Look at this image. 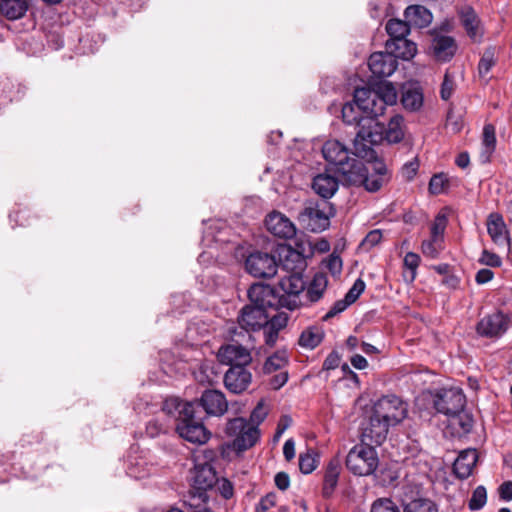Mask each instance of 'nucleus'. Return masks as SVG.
<instances>
[{"mask_svg":"<svg viewBox=\"0 0 512 512\" xmlns=\"http://www.w3.org/2000/svg\"><path fill=\"white\" fill-rule=\"evenodd\" d=\"M278 267L275 257L265 252H253L245 261L246 271L255 278H271L276 275Z\"/></svg>","mask_w":512,"mask_h":512,"instance_id":"10","label":"nucleus"},{"mask_svg":"<svg viewBox=\"0 0 512 512\" xmlns=\"http://www.w3.org/2000/svg\"><path fill=\"white\" fill-rule=\"evenodd\" d=\"M339 188V179L328 172L320 173L313 178L312 189L323 199H330Z\"/></svg>","mask_w":512,"mask_h":512,"instance_id":"22","label":"nucleus"},{"mask_svg":"<svg viewBox=\"0 0 512 512\" xmlns=\"http://www.w3.org/2000/svg\"><path fill=\"white\" fill-rule=\"evenodd\" d=\"M382 239V233L380 230H372L370 231L366 237L362 240L360 246L364 250H369L373 248L375 245H377Z\"/></svg>","mask_w":512,"mask_h":512,"instance_id":"54","label":"nucleus"},{"mask_svg":"<svg viewBox=\"0 0 512 512\" xmlns=\"http://www.w3.org/2000/svg\"><path fill=\"white\" fill-rule=\"evenodd\" d=\"M496 148V136L495 128L491 124H486L483 128L481 149H480V161L481 163H488L491 160V156Z\"/></svg>","mask_w":512,"mask_h":512,"instance_id":"31","label":"nucleus"},{"mask_svg":"<svg viewBox=\"0 0 512 512\" xmlns=\"http://www.w3.org/2000/svg\"><path fill=\"white\" fill-rule=\"evenodd\" d=\"M351 305L350 303H348V301L346 300V298L342 299V300H338L336 301L333 306L331 307V309L325 314V316L323 317V320H329L333 317H335L336 315H338L339 313L343 312L344 310L347 309V307Z\"/></svg>","mask_w":512,"mask_h":512,"instance_id":"60","label":"nucleus"},{"mask_svg":"<svg viewBox=\"0 0 512 512\" xmlns=\"http://www.w3.org/2000/svg\"><path fill=\"white\" fill-rule=\"evenodd\" d=\"M487 502V491L482 485L476 487L469 500L468 507L472 511L482 509Z\"/></svg>","mask_w":512,"mask_h":512,"instance_id":"47","label":"nucleus"},{"mask_svg":"<svg viewBox=\"0 0 512 512\" xmlns=\"http://www.w3.org/2000/svg\"><path fill=\"white\" fill-rule=\"evenodd\" d=\"M279 287L288 297H292V299L283 297L285 299V304H288L293 300L297 301V296L305 289V281L303 279V275L297 273H287V275L280 279ZM296 303L298 304V302Z\"/></svg>","mask_w":512,"mask_h":512,"instance_id":"24","label":"nucleus"},{"mask_svg":"<svg viewBox=\"0 0 512 512\" xmlns=\"http://www.w3.org/2000/svg\"><path fill=\"white\" fill-rule=\"evenodd\" d=\"M447 217L445 214L439 213L431 226V238L434 239V241H441L442 236L444 234V231L447 226Z\"/></svg>","mask_w":512,"mask_h":512,"instance_id":"48","label":"nucleus"},{"mask_svg":"<svg viewBox=\"0 0 512 512\" xmlns=\"http://www.w3.org/2000/svg\"><path fill=\"white\" fill-rule=\"evenodd\" d=\"M267 416V411L262 403H259L250 415L251 425L258 426Z\"/></svg>","mask_w":512,"mask_h":512,"instance_id":"61","label":"nucleus"},{"mask_svg":"<svg viewBox=\"0 0 512 512\" xmlns=\"http://www.w3.org/2000/svg\"><path fill=\"white\" fill-rule=\"evenodd\" d=\"M345 464L352 474L356 476H369L378 468V453L374 446L361 442L350 449L346 456Z\"/></svg>","mask_w":512,"mask_h":512,"instance_id":"3","label":"nucleus"},{"mask_svg":"<svg viewBox=\"0 0 512 512\" xmlns=\"http://www.w3.org/2000/svg\"><path fill=\"white\" fill-rule=\"evenodd\" d=\"M323 336L324 333L320 327L311 326L303 330L298 343L303 348L314 349L321 343Z\"/></svg>","mask_w":512,"mask_h":512,"instance_id":"38","label":"nucleus"},{"mask_svg":"<svg viewBox=\"0 0 512 512\" xmlns=\"http://www.w3.org/2000/svg\"><path fill=\"white\" fill-rule=\"evenodd\" d=\"M217 358L220 363L230 367L248 365L252 361L249 349L237 343L222 346L217 353Z\"/></svg>","mask_w":512,"mask_h":512,"instance_id":"15","label":"nucleus"},{"mask_svg":"<svg viewBox=\"0 0 512 512\" xmlns=\"http://www.w3.org/2000/svg\"><path fill=\"white\" fill-rule=\"evenodd\" d=\"M208 495L207 492L197 491L194 488L188 492L184 498V505L191 512H201L208 508Z\"/></svg>","mask_w":512,"mask_h":512,"instance_id":"36","label":"nucleus"},{"mask_svg":"<svg viewBox=\"0 0 512 512\" xmlns=\"http://www.w3.org/2000/svg\"><path fill=\"white\" fill-rule=\"evenodd\" d=\"M322 154L329 165L334 166L342 181L347 185L364 186L369 192L378 191L389 181L387 167L383 162L366 166L354 153L338 140H328L322 147Z\"/></svg>","mask_w":512,"mask_h":512,"instance_id":"1","label":"nucleus"},{"mask_svg":"<svg viewBox=\"0 0 512 512\" xmlns=\"http://www.w3.org/2000/svg\"><path fill=\"white\" fill-rule=\"evenodd\" d=\"M185 405H196L193 402H183L178 398H168L164 401L162 411L167 415H174L176 421L181 418V413Z\"/></svg>","mask_w":512,"mask_h":512,"instance_id":"43","label":"nucleus"},{"mask_svg":"<svg viewBox=\"0 0 512 512\" xmlns=\"http://www.w3.org/2000/svg\"><path fill=\"white\" fill-rule=\"evenodd\" d=\"M0 1V12L9 20H17L22 18L29 8V0Z\"/></svg>","mask_w":512,"mask_h":512,"instance_id":"32","label":"nucleus"},{"mask_svg":"<svg viewBox=\"0 0 512 512\" xmlns=\"http://www.w3.org/2000/svg\"><path fill=\"white\" fill-rule=\"evenodd\" d=\"M509 318L500 311H495L480 319L476 331L481 337L498 338L508 329Z\"/></svg>","mask_w":512,"mask_h":512,"instance_id":"11","label":"nucleus"},{"mask_svg":"<svg viewBox=\"0 0 512 512\" xmlns=\"http://www.w3.org/2000/svg\"><path fill=\"white\" fill-rule=\"evenodd\" d=\"M214 488L225 499H229L233 496V486H232L231 482L225 478H222V479L217 478V482H216Z\"/></svg>","mask_w":512,"mask_h":512,"instance_id":"56","label":"nucleus"},{"mask_svg":"<svg viewBox=\"0 0 512 512\" xmlns=\"http://www.w3.org/2000/svg\"><path fill=\"white\" fill-rule=\"evenodd\" d=\"M284 324L285 323H280V318L273 317L270 322L263 326L264 341L267 346L273 347L275 345L279 333V328H276V325H279V327H281Z\"/></svg>","mask_w":512,"mask_h":512,"instance_id":"45","label":"nucleus"},{"mask_svg":"<svg viewBox=\"0 0 512 512\" xmlns=\"http://www.w3.org/2000/svg\"><path fill=\"white\" fill-rule=\"evenodd\" d=\"M288 381V372L286 370L279 371L269 381L270 387L274 390H278L283 387Z\"/></svg>","mask_w":512,"mask_h":512,"instance_id":"62","label":"nucleus"},{"mask_svg":"<svg viewBox=\"0 0 512 512\" xmlns=\"http://www.w3.org/2000/svg\"><path fill=\"white\" fill-rule=\"evenodd\" d=\"M328 285L327 276L323 273H316L307 288V297L310 302H317L326 291Z\"/></svg>","mask_w":512,"mask_h":512,"instance_id":"37","label":"nucleus"},{"mask_svg":"<svg viewBox=\"0 0 512 512\" xmlns=\"http://www.w3.org/2000/svg\"><path fill=\"white\" fill-rule=\"evenodd\" d=\"M248 297L251 302L250 305L262 308L267 311L268 308H275L278 304L287 307L289 310L297 308L295 300L285 304L284 298H278L274 289L266 284L256 283L253 284L248 290Z\"/></svg>","mask_w":512,"mask_h":512,"instance_id":"8","label":"nucleus"},{"mask_svg":"<svg viewBox=\"0 0 512 512\" xmlns=\"http://www.w3.org/2000/svg\"><path fill=\"white\" fill-rule=\"evenodd\" d=\"M288 364V355L285 350L276 351L269 356L263 364V374L269 375L277 371H283Z\"/></svg>","mask_w":512,"mask_h":512,"instance_id":"34","label":"nucleus"},{"mask_svg":"<svg viewBox=\"0 0 512 512\" xmlns=\"http://www.w3.org/2000/svg\"><path fill=\"white\" fill-rule=\"evenodd\" d=\"M390 426L384 419L377 416L375 412H372L368 422L362 429V442L372 446L381 445L387 437Z\"/></svg>","mask_w":512,"mask_h":512,"instance_id":"13","label":"nucleus"},{"mask_svg":"<svg viewBox=\"0 0 512 512\" xmlns=\"http://www.w3.org/2000/svg\"><path fill=\"white\" fill-rule=\"evenodd\" d=\"M216 482L217 475L211 465L205 464L196 467L192 488L197 491L207 492L209 489L214 488Z\"/></svg>","mask_w":512,"mask_h":512,"instance_id":"26","label":"nucleus"},{"mask_svg":"<svg viewBox=\"0 0 512 512\" xmlns=\"http://www.w3.org/2000/svg\"><path fill=\"white\" fill-rule=\"evenodd\" d=\"M316 459L311 452L300 454L299 469L304 474H310L316 469Z\"/></svg>","mask_w":512,"mask_h":512,"instance_id":"49","label":"nucleus"},{"mask_svg":"<svg viewBox=\"0 0 512 512\" xmlns=\"http://www.w3.org/2000/svg\"><path fill=\"white\" fill-rule=\"evenodd\" d=\"M269 315L266 310L253 305H246L238 317L240 326L246 330H257L268 323Z\"/></svg>","mask_w":512,"mask_h":512,"instance_id":"20","label":"nucleus"},{"mask_svg":"<svg viewBox=\"0 0 512 512\" xmlns=\"http://www.w3.org/2000/svg\"><path fill=\"white\" fill-rule=\"evenodd\" d=\"M384 140V125L373 117H365L358 127L354 139L355 155L367 160V165L379 162L374 145L380 144Z\"/></svg>","mask_w":512,"mask_h":512,"instance_id":"2","label":"nucleus"},{"mask_svg":"<svg viewBox=\"0 0 512 512\" xmlns=\"http://www.w3.org/2000/svg\"><path fill=\"white\" fill-rule=\"evenodd\" d=\"M370 512H400V510L392 500L384 498L375 501Z\"/></svg>","mask_w":512,"mask_h":512,"instance_id":"51","label":"nucleus"},{"mask_svg":"<svg viewBox=\"0 0 512 512\" xmlns=\"http://www.w3.org/2000/svg\"><path fill=\"white\" fill-rule=\"evenodd\" d=\"M386 49L395 59L410 60L417 53L416 44L407 38H400L397 41H386Z\"/></svg>","mask_w":512,"mask_h":512,"instance_id":"27","label":"nucleus"},{"mask_svg":"<svg viewBox=\"0 0 512 512\" xmlns=\"http://www.w3.org/2000/svg\"><path fill=\"white\" fill-rule=\"evenodd\" d=\"M335 210L328 202H320L304 208L300 219L305 227L312 232L324 231L330 225V218L334 216Z\"/></svg>","mask_w":512,"mask_h":512,"instance_id":"6","label":"nucleus"},{"mask_svg":"<svg viewBox=\"0 0 512 512\" xmlns=\"http://www.w3.org/2000/svg\"><path fill=\"white\" fill-rule=\"evenodd\" d=\"M340 472H341V461L338 457H334L329 461L326 471H325L324 483H323V489H322V493H323L324 497L329 498L333 494V492L338 484Z\"/></svg>","mask_w":512,"mask_h":512,"instance_id":"29","label":"nucleus"},{"mask_svg":"<svg viewBox=\"0 0 512 512\" xmlns=\"http://www.w3.org/2000/svg\"><path fill=\"white\" fill-rule=\"evenodd\" d=\"M404 266L409 270V281H413L416 277V270L420 263V257L418 254L408 252L404 257Z\"/></svg>","mask_w":512,"mask_h":512,"instance_id":"50","label":"nucleus"},{"mask_svg":"<svg viewBox=\"0 0 512 512\" xmlns=\"http://www.w3.org/2000/svg\"><path fill=\"white\" fill-rule=\"evenodd\" d=\"M433 403L439 413L451 416L464 409L466 397L458 387L442 388L436 391Z\"/></svg>","mask_w":512,"mask_h":512,"instance_id":"9","label":"nucleus"},{"mask_svg":"<svg viewBox=\"0 0 512 512\" xmlns=\"http://www.w3.org/2000/svg\"><path fill=\"white\" fill-rule=\"evenodd\" d=\"M447 180L443 174L434 175L429 182V191L431 194L437 195L444 191Z\"/></svg>","mask_w":512,"mask_h":512,"instance_id":"53","label":"nucleus"},{"mask_svg":"<svg viewBox=\"0 0 512 512\" xmlns=\"http://www.w3.org/2000/svg\"><path fill=\"white\" fill-rule=\"evenodd\" d=\"M403 512H438L435 505L427 499H415L405 504Z\"/></svg>","mask_w":512,"mask_h":512,"instance_id":"46","label":"nucleus"},{"mask_svg":"<svg viewBox=\"0 0 512 512\" xmlns=\"http://www.w3.org/2000/svg\"><path fill=\"white\" fill-rule=\"evenodd\" d=\"M404 17L409 25L423 28L432 22V13L422 5H410L404 11Z\"/></svg>","mask_w":512,"mask_h":512,"instance_id":"30","label":"nucleus"},{"mask_svg":"<svg viewBox=\"0 0 512 512\" xmlns=\"http://www.w3.org/2000/svg\"><path fill=\"white\" fill-rule=\"evenodd\" d=\"M280 267L287 273L302 274L306 269V260L302 252L291 246H284L279 252Z\"/></svg>","mask_w":512,"mask_h":512,"instance_id":"19","label":"nucleus"},{"mask_svg":"<svg viewBox=\"0 0 512 512\" xmlns=\"http://www.w3.org/2000/svg\"><path fill=\"white\" fill-rule=\"evenodd\" d=\"M361 108H358L357 103H346L342 107V118L346 124L356 125L359 127L362 120L365 118Z\"/></svg>","mask_w":512,"mask_h":512,"instance_id":"42","label":"nucleus"},{"mask_svg":"<svg viewBox=\"0 0 512 512\" xmlns=\"http://www.w3.org/2000/svg\"><path fill=\"white\" fill-rule=\"evenodd\" d=\"M226 434L234 437L233 447L238 451H244L252 447L259 438V430L248 423L244 418L231 419L226 426Z\"/></svg>","mask_w":512,"mask_h":512,"instance_id":"5","label":"nucleus"},{"mask_svg":"<svg viewBox=\"0 0 512 512\" xmlns=\"http://www.w3.org/2000/svg\"><path fill=\"white\" fill-rule=\"evenodd\" d=\"M379 95L369 88H357L354 92V101L361 108L365 117L377 118L383 115L382 106L378 104Z\"/></svg>","mask_w":512,"mask_h":512,"instance_id":"17","label":"nucleus"},{"mask_svg":"<svg viewBox=\"0 0 512 512\" xmlns=\"http://www.w3.org/2000/svg\"><path fill=\"white\" fill-rule=\"evenodd\" d=\"M487 231L492 241L499 246L509 245L508 231L501 215L492 213L487 219Z\"/></svg>","mask_w":512,"mask_h":512,"instance_id":"25","label":"nucleus"},{"mask_svg":"<svg viewBox=\"0 0 512 512\" xmlns=\"http://www.w3.org/2000/svg\"><path fill=\"white\" fill-rule=\"evenodd\" d=\"M480 262L487 266L498 267L501 265V258L497 254L484 250Z\"/></svg>","mask_w":512,"mask_h":512,"instance_id":"63","label":"nucleus"},{"mask_svg":"<svg viewBox=\"0 0 512 512\" xmlns=\"http://www.w3.org/2000/svg\"><path fill=\"white\" fill-rule=\"evenodd\" d=\"M401 102L405 109L410 111H417L423 105V94L419 88H406L403 91Z\"/></svg>","mask_w":512,"mask_h":512,"instance_id":"40","label":"nucleus"},{"mask_svg":"<svg viewBox=\"0 0 512 512\" xmlns=\"http://www.w3.org/2000/svg\"><path fill=\"white\" fill-rule=\"evenodd\" d=\"M454 87H455L454 80L448 73H446L444 76L443 83L441 85V90H440L441 98L443 100H448L453 94Z\"/></svg>","mask_w":512,"mask_h":512,"instance_id":"58","label":"nucleus"},{"mask_svg":"<svg viewBox=\"0 0 512 512\" xmlns=\"http://www.w3.org/2000/svg\"><path fill=\"white\" fill-rule=\"evenodd\" d=\"M404 119L401 115H394L387 128L384 127V140L388 143H399L404 138Z\"/></svg>","mask_w":512,"mask_h":512,"instance_id":"33","label":"nucleus"},{"mask_svg":"<svg viewBox=\"0 0 512 512\" xmlns=\"http://www.w3.org/2000/svg\"><path fill=\"white\" fill-rule=\"evenodd\" d=\"M431 48L437 60L446 62L454 56L456 43L450 36H438L433 39Z\"/></svg>","mask_w":512,"mask_h":512,"instance_id":"28","label":"nucleus"},{"mask_svg":"<svg viewBox=\"0 0 512 512\" xmlns=\"http://www.w3.org/2000/svg\"><path fill=\"white\" fill-rule=\"evenodd\" d=\"M449 425L456 431L459 436L469 433L473 427V418L468 413L457 412L449 416Z\"/></svg>","mask_w":512,"mask_h":512,"instance_id":"39","label":"nucleus"},{"mask_svg":"<svg viewBox=\"0 0 512 512\" xmlns=\"http://www.w3.org/2000/svg\"><path fill=\"white\" fill-rule=\"evenodd\" d=\"M498 494L503 501H512V481H505L498 487Z\"/></svg>","mask_w":512,"mask_h":512,"instance_id":"64","label":"nucleus"},{"mask_svg":"<svg viewBox=\"0 0 512 512\" xmlns=\"http://www.w3.org/2000/svg\"><path fill=\"white\" fill-rule=\"evenodd\" d=\"M375 91L379 95L378 104L382 106L383 113L387 106H393L397 103V91L391 82L381 83Z\"/></svg>","mask_w":512,"mask_h":512,"instance_id":"35","label":"nucleus"},{"mask_svg":"<svg viewBox=\"0 0 512 512\" xmlns=\"http://www.w3.org/2000/svg\"><path fill=\"white\" fill-rule=\"evenodd\" d=\"M458 17L469 39L474 43H481L485 29L477 12L470 6H464L458 10Z\"/></svg>","mask_w":512,"mask_h":512,"instance_id":"12","label":"nucleus"},{"mask_svg":"<svg viewBox=\"0 0 512 512\" xmlns=\"http://www.w3.org/2000/svg\"><path fill=\"white\" fill-rule=\"evenodd\" d=\"M418 168L419 163L417 159L405 163L401 170L402 177L407 181L413 180L417 174Z\"/></svg>","mask_w":512,"mask_h":512,"instance_id":"57","label":"nucleus"},{"mask_svg":"<svg viewBox=\"0 0 512 512\" xmlns=\"http://www.w3.org/2000/svg\"><path fill=\"white\" fill-rule=\"evenodd\" d=\"M196 405H185L181 418L176 424V431L181 438L194 444H204L210 438V432L196 415Z\"/></svg>","mask_w":512,"mask_h":512,"instance_id":"4","label":"nucleus"},{"mask_svg":"<svg viewBox=\"0 0 512 512\" xmlns=\"http://www.w3.org/2000/svg\"><path fill=\"white\" fill-rule=\"evenodd\" d=\"M409 23L399 19H390L386 23L385 29L390 39L388 41H397L400 38H406L409 34Z\"/></svg>","mask_w":512,"mask_h":512,"instance_id":"41","label":"nucleus"},{"mask_svg":"<svg viewBox=\"0 0 512 512\" xmlns=\"http://www.w3.org/2000/svg\"><path fill=\"white\" fill-rule=\"evenodd\" d=\"M267 230L282 239H291L296 235L294 223L284 214L274 211L265 220Z\"/></svg>","mask_w":512,"mask_h":512,"instance_id":"16","label":"nucleus"},{"mask_svg":"<svg viewBox=\"0 0 512 512\" xmlns=\"http://www.w3.org/2000/svg\"><path fill=\"white\" fill-rule=\"evenodd\" d=\"M373 412L391 426L402 422L407 416V404L395 395L380 398L373 406Z\"/></svg>","mask_w":512,"mask_h":512,"instance_id":"7","label":"nucleus"},{"mask_svg":"<svg viewBox=\"0 0 512 512\" xmlns=\"http://www.w3.org/2000/svg\"><path fill=\"white\" fill-rule=\"evenodd\" d=\"M368 66L375 77H388L396 70L397 60L389 51L387 53L376 52L370 56Z\"/></svg>","mask_w":512,"mask_h":512,"instance_id":"18","label":"nucleus"},{"mask_svg":"<svg viewBox=\"0 0 512 512\" xmlns=\"http://www.w3.org/2000/svg\"><path fill=\"white\" fill-rule=\"evenodd\" d=\"M478 461L476 449H466L462 451L453 464V471L460 479L468 478Z\"/></svg>","mask_w":512,"mask_h":512,"instance_id":"23","label":"nucleus"},{"mask_svg":"<svg viewBox=\"0 0 512 512\" xmlns=\"http://www.w3.org/2000/svg\"><path fill=\"white\" fill-rule=\"evenodd\" d=\"M495 63H496L495 48L489 47L484 51V53L479 61V64H478V71H479L480 77H482V78L486 77L488 75V73L490 72L491 68L495 65Z\"/></svg>","mask_w":512,"mask_h":512,"instance_id":"44","label":"nucleus"},{"mask_svg":"<svg viewBox=\"0 0 512 512\" xmlns=\"http://www.w3.org/2000/svg\"><path fill=\"white\" fill-rule=\"evenodd\" d=\"M439 242L434 241L433 238L422 242L421 249L422 253L430 258H436L439 253Z\"/></svg>","mask_w":512,"mask_h":512,"instance_id":"55","label":"nucleus"},{"mask_svg":"<svg viewBox=\"0 0 512 512\" xmlns=\"http://www.w3.org/2000/svg\"><path fill=\"white\" fill-rule=\"evenodd\" d=\"M365 290V282L362 279H357L353 286L349 289L347 294L345 295L346 300L348 303L352 304L354 303L359 296L363 293Z\"/></svg>","mask_w":512,"mask_h":512,"instance_id":"52","label":"nucleus"},{"mask_svg":"<svg viewBox=\"0 0 512 512\" xmlns=\"http://www.w3.org/2000/svg\"><path fill=\"white\" fill-rule=\"evenodd\" d=\"M325 266L332 275H338L342 270V260L340 256L331 254L325 261Z\"/></svg>","mask_w":512,"mask_h":512,"instance_id":"59","label":"nucleus"},{"mask_svg":"<svg viewBox=\"0 0 512 512\" xmlns=\"http://www.w3.org/2000/svg\"><path fill=\"white\" fill-rule=\"evenodd\" d=\"M200 404L212 416H221L228 408L225 395L219 390H206L200 398Z\"/></svg>","mask_w":512,"mask_h":512,"instance_id":"21","label":"nucleus"},{"mask_svg":"<svg viewBox=\"0 0 512 512\" xmlns=\"http://www.w3.org/2000/svg\"><path fill=\"white\" fill-rule=\"evenodd\" d=\"M247 365H234L224 375L225 387L234 394L245 391L252 381V374Z\"/></svg>","mask_w":512,"mask_h":512,"instance_id":"14","label":"nucleus"}]
</instances>
